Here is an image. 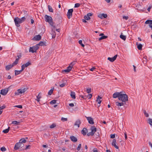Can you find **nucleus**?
<instances>
[{"label": "nucleus", "instance_id": "1", "mask_svg": "<svg viewBox=\"0 0 152 152\" xmlns=\"http://www.w3.org/2000/svg\"><path fill=\"white\" fill-rule=\"evenodd\" d=\"M113 97L114 98H118V99L123 102H125L128 101V96L126 94H123L122 92H116L113 94Z\"/></svg>", "mask_w": 152, "mask_h": 152}, {"label": "nucleus", "instance_id": "2", "mask_svg": "<svg viewBox=\"0 0 152 152\" xmlns=\"http://www.w3.org/2000/svg\"><path fill=\"white\" fill-rule=\"evenodd\" d=\"M45 20L46 22H48L49 24L52 26H53V21L52 18L47 15L45 16Z\"/></svg>", "mask_w": 152, "mask_h": 152}, {"label": "nucleus", "instance_id": "3", "mask_svg": "<svg viewBox=\"0 0 152 152\" xmlns=\"http://www.w3.org/2000/svg\"><path fill=\"white\" fill-rule=\"evenodd\" d=\"M27 88H25L23 89H18L17 90V91L15 92V95H18L20 94H21L25 93L27 90Z\"/></svg>", "mask_w": 152, "mask_h": 152}, {"label": "nucleus", "instance_id": "4", "mask_svg": "<svg viewBox=\"0 0 152 152\" xmlns=\"http://www.w3.org/2000/svg\"><path fill=\"white\" fill-rule=\"evenodd\" d=\"M91 131L87 133V135L89 136H93L95 133L96 132V128L94 126H92L90 128Z\"/></svg>", "mask_w": 152, "mask_h": 152}, {"label": "nucleus", "instance_id": "5", "mask_svg": "<svg viewBox=\"0 0 152 152\" xmlns=\"http://www.w3.org/2000/svg\"><path fill=\"white\" fill-rule=\"evenodd\" d=\"M14 21L15 22V25L17 27H19L20 26V24L22 23L20 18L18 17H16L14 19Z\"/></svg>", "mask_w": 152, "mask_h": 152}, {"label": "nucleus", "instance_id": "6", "mask_svg": "<svg viewBox=\"0 0 152 152\" xmlns=\"http://www.w3.org/2000/svg\"><path fill=\"white\" fill-rule=\"evenodd\" d=\"M39 47L38 46V45H36L35 46L32 47H30L29 49V52H31L33 53L35 52L38 49Z\"/></svg>", "mask_w": 152, "mask_h": 152}, {"label": "nucleus", "instance_id": "7", "mask_svg": "<svg viewBox=\"0 0 152 152\" xmlns=\"http://www.w3.org/2000/svg\"><path fill=\"white\" fill-rule=\"evenodd\" d=\"M73 11V9H71L68 10L67 14V16L68 19L70 18L72 15V12Z\"/></svg>", "mask_w": 152, "mask_h": 152}, {"label": "nucleus", "instance_id": "8", "mask_svg": "<svg viewBox=\"0 0 152 152\" xmlns=\"http://www.w3.org/2000/svg\"><path fill=\"white\" fill-rule=\"evenodd\" d=\"M16 62H13L12 65H7L5 66V69L6 70H9L13 66H15L16 64Z\"/></svg>", "mask_w": 152, "mask_h": 152}, {"label": "nucleus", "instance_id": "9", "mask_svg": "<svg viewBox=\"0 0 152 152\" xmlns=\"http://www.w3.org/2000/svg\"><path fill=\"white\" fill-rule=\"evenodd\" d=\"M8 91V88H6L3 89L1 90L0 94L2 95L5 96L6 95Z\"/></svg>", "mask_w": 152, "mask_h": 152}, {"label": "nucleus", "instance_id": "10", "mask_svg": "<svg viewBox=\"0 0 152 152\" xmlns=\"http://www.w3.org/2000/svg\"><path fill=\"white\" fill-rule=\"evenodd\" d=\"M145 23L146 24H149L148 26L151 28V30H152V20H147L145 21Z\"/></svg>", "mask_w": 152, "mask_h": 152}, {"label": "nucleus", "instance_id": "11", "mask_svg": "<svg viewBox=\"0 0 152 152\" xmlns=\"http://www.w3.org/2000/svg\"><path fill=\"white\" fill-rule=\"evenodd\" d=\"M136 7L137 8V9L138 10H139L140 11H141L142 12H143L145 10V8H143V9H142V6L141 4H137L136 6Z\"/></svg>", "mask_w": 152, "mask_h": 152}, {"label": "nucleus", "instance_id": "12", "mask_svg": "<svg viewBox=\"0 0 152 152\" xmlns=\"http://www.w3.org/2000/svg\"><path fill=\"white\" fill-rule=\"evenodd\" d=\"M124 102H115V104L118 107V109L119 110H121V108L119 107H121V106H123L124 104Z\"/></svg>", "mask_w": 152, "mask_h": 152}, {"label": "nucleus", "instance_id": "13", "mask_svg": "<svg viewBox=\"0 0 152 152\" xmlns=\"http://www.w3.org/2000/svg\"><path fill=\"white\" fill-rule=\"evenodd\" d=\"M86 118L88 121L89 124H94V120L91 117H86Z\"/></svg>", "mask_w": 152, "mask_h": 152}, {"label": "nucleus", "instance_id": "14", "mask_svg": "<svg viewBox=\"0 0 152 152\" xmlns=\"http://www.w3.org/2000/svg\"><path fill=\"white\" fill-rule=\"evenodd\" d=\"M41 39V36L39 34L35 36L33 38V40L36 41H39Z\"/></svg>", "mask_w": 152, "mask_h": 152}, {"label": "nucleus", "instance_id": "15", "mask_svg": "<svg viewBox=\"0 0 152 152\" xmlns=\"http://www.w3.org/2000/svg\"><path fill=\"white\" fill-rule=\"evenodd\" d=\"M117 57V55H115L112 58L108 57L107 59L111 62H113L116 58Z\"/></svg>", "mask_w": 152, "mask_h": 152}, {"label": "nucleus", "instance_id": "16", "mask_svg": "<svg viewBox=\"0 0 152 152\" xmlns=\"http://www.w3.org/2000/svg\"><path fill=\"white\" fill-rule=\"evenodd\" d=\"M81 123L80 120L79 119H78L75 122L74 125L75 126H77L78 127H79Z\"/></svg>", "mask_w": 152, "mask_h": 152}, {"label": "nucleus", "instance_id": "17", "mask_svg": "<svg viewBox=\"0 0 152 152\" xmlns=\"http://www.w3.org/2000/svg\"><path fill=\"white\" fill-rule=\"evenodd\" d=\"M144 27L145 28L144 30L146 32H150L151 31V29H150V27L148 26H146L145 25Z\"/></svg>", "mask_w": 152, "mask_h": 152}, {"label": "nucleus", "instance_id": "18", "mask_svg": "<svg viewBox=\"0 0 152 152\" xmlns=\"http://www.w3.org/2000/svg\"><path fill=\"white\" fill-rule=\"evenodd\" d=\"M20 144H23V143H16L14 147L15 150H17L19 148H20Z\"/></svg>", "mask_w": 152, "mask_h": 152}, {"label": "nucleus", "instance_id": "19", "mask_svg": "<svg viewBox=\"0 0 152 152\" xmlns=\"http://www.w3.org/2000/svg\"><path fill=\"white\" fill-rule=\"evenodd\" d=\"M33 141L31 140H28L27 141L24 138H22L20 139L18 142H32Z\"/></svg>", "mask_w": 152, "mask_h": 152}, {"label": "nucleus", "instance_id": "20", "mask_svg": "<svg viewBox=\"0 0 152 152\" xmlns=\"http://www.w3.org/2000/svg\"><path fill=\"white\" fill-rule=\"evenodd\" d=\"M21 56L22 55L21 53H20V54L19 55L17 56V57H18V58H16L15 61L14 62H16L15 63L16 64H17L18 63L19 59L21 58Z\"/></svg>", "mask_w": 152, "mask_h": 152}, {"label": "nucleus", "instance_id": "21", "mask_svg": "<svg viewBox=\"0 0 152 152\" xmlns=\"http://www.w3.org/2000/svg\"><path fill=\"white\" fill-rule=\"evenodd\" d=\"M98 16L101 19L106 18L107 17V15L106 14H99Z\"/></svg>", "mask_w": 152, "mask_h": 152}, {"label": "nucleus", "instance_id": "22", "mask_svg": "<svg viewBox=\"0 0 152 152\" xmlns=\"http://www.w3.org/2000/svg\"><path fill=\"white\" fill-rule=\"evenodd\" d=\"M70 138L71 140L74 142H77V138L73 136H71Z\"/></svg>", "mask_w": 152, "mask_h": 152}, {"label": "nucleus", "instance_id": "23", "mask_svg": "<svg viewBox=\"0 0 152 152\" xmlns=\"http://www.w3.org/2000/svg\"><path fill=\"white\" fill-rule=\"evenodd\" d=\"M70 96L73 99H75V93L73 91H71V94H70Z\"/></svg>", "mask_w": 152, "mask_h": 152}, {"label": "nucleus", "instance_id": "24", "mask_svg": "<svg viewBox=\"0 0 152 152\" xmlns=\"http://www.w3.org/2000/svg\"><path fill=\"white\" fill-rule=\"evenodd\" d=\"M120 37L121 39L124 41L126 39V36L123 35L122 33H121V34L120 36Z\"/></svg>", "mask_w": 152, "mask_h": 152}, {"label": "nucleus", "instance_id": "25", "mask_svg": "<svg viewBox=\"0 0 152 152\" xmlns=\"http://www.w3.org/2000/svg\"><path fill=\"white\" fill-rule=\"evenodd\" d=\"M22 72V71H21V70H19V71H18L17 70H15V75L16 76V75H17L19 74Z\"/></svg>", "mask_w": 152, "mask_h": 152}, {"label": "nucleus", "instance_id": "26", "mask_svg": "<svg viewBox=\"0 0 152 152\" xmlns=\"http://www.w3.org/2000/svg\"><path fill=\"white\" fill-rule=\"evenodd\" d=\"M41 94V93H39L38 95L37 96V99H36V100H37V102H39L40 101V99L41 98V96H40V94Z\"/></svg>", "mask_w": 152, "mask_h": 152}, {"label": "nucleus", "instance_id": "27", "mask_svg": "<svg viewBox=\"0 0 152 152\" xmlns=\"http://www.w3.org/2000/svg\"><path fill=\"white\" fill-rule=\"evenodd\" d=\"M101 97L99 96H98L97 99L96 100V101L98 102V103L99 104H100L102 102L101 100H100L101 99Z\"/></svg>", "mask_w": 152, "mask_h": 152}, {"label": "nucleus", "instance_id": "28", "mask_svg": "<svg viewBox=\"0 0 152 152\" xmlns=\"http://www.w3.org/2000/svg\"><path fill=\"white\" fill-rule=\"evenodd\" d=\"M137 45V48L139 50H141L142 49V45L141 44H140L138 45L137 43L136 44Z\"/></svg>", "mask_w": 152, "mask_h": 152}, {"label": "nucleus", "instance_id": "29", "mask_svg": "<svg viewBox=\"0 0 152 152\" xmlns=\"http://www.w3.org/2000/svg\"><path fill=\"white\" fill-rule=\"evenodd\" d=\"M86 128H84L81 131V133L83 134V135H86Z\"/></svg>", "mask_w": 152, "mask_h": 152}, {"label": "nucleus", "instance_id": "30", "mask_svg": "<svg viewBox=\"0 0 152 152\" xmlns=\"http://www.w3.org/2000/svg\"><path fill=\"white\" fill-rule=\"evenodd\" d=\"M48 8L49 11L50 12H53V9H52V7H51L50 6L48 5Z\"/></svg>", "mask_w": 152, "mask_h": 152}, {"label": "nucleus", "instance_id": "31", "mask_svg": "<svg viewBox=\"0 0 152 152\" xmlns=\"http://www.w3.org/2000/svg\"><path fill=\"white\" fill-rule=\"evenodd\" d=\"M112 145L114 146L116 149H118V143H112Z\"/></svg>", "mask_w": 152, "mask_h": 152}, {"label": "nucleus", "instance_id": "32", "mask_svg": "<svg viewBox=\"0 0 152 152\" xmlns=\"http://www.w3.org/2000/svg\"><path fill=\"white\" fill-rule=\"evenodd\" d=\"M107 36H104V35L103 36H102V37H100L99 38V40L100 41L103 39H106V38H107Z\"/></svg>", "mask_w": 152, "mask_h": 152}, {"label": "nucleus", "instance_id": "33", "mask_svg": "<svg viewBox=\"0 0 152 152\" xmlns=\"http://www.w3.org/2000/svg\"><path fill=\"white\" fill-rule=\"evenodd\" d=\"M45 45V43L42 41H40L39 43L38 44H37V45H38V46L39 47V46H43Z\"/></svg>", "mask_w": 152, "mask_h": 152}, {"label": "nucleus", "instance_id": "34", "mask_svg": "<svg viewBox=\"0 0 152 152\" xmlns=\"http://www.w3.org/2000/svg\"><path fill=\"white\" fill-rule=\"evenodd\" d=\"M20 123V122H19L16 121H12V124L15 125H18Z\"/></svg>", "mask_w": 152, "mask_h": 152}, {"label": "nucleus", "instance_id": "35", "mask_svg": "<svg viewBox=\"0 0 152 152\" xmlns=\"http://www.w3.org/2000/svg\"><path fill=\"white\" fill-rule=\"evenodd\" d=\"M10 128V127H8V128L7 129H4V130L3 131V132H4V133H7L9 132V131Z\"/></svg>", "mask_w": 152, "mask_h": 152}, {"label": "nucleus", "instance_id": "36", "mask_svg": "<svg viewBox=\"0 0 152 152\" xmlns=\"http://www.w3.org/2000/svg\"><path fill=\"white\" fill-rule=\"evenodd\" d=\"M56 124L55 123H53L51 125H50V127L51 129L53 128L56 127Z\"/></svg>", "mask_w": 152, "mask_h": 152}, {"label": "nucleus", "instance_id": "37", "mask_svg": "<svg viewBox=\"0 0 152 152\" xmlns=\"http://www.w3.org/2000/svg\"><path fill=\"white\" fill-rule=\"evenodd\" d=\"M149 124L152 126V119L149 118L148 119Z\"/></svg>", "mask_w": 152, "mask_h": 152}, {"label": "nucleus", "instance_id": "38", "mask_svg": "<svg viewBox=\"0 0 152 152\" xmlns=\"http://www.w3.org/2000/svg\"><path fill=\"white\" fill-rule=\"evenodd\" d=\"M53 89H51L48 92V95H51L53 92Z\"/></svg>", "mask_w": 152, "mask_h": 152}, {"label": "nucleus", "instance_id": "39", "mask_svg": "<svg viewBox=\"0 0 152 152\" xmlns=\"http://www.w3.org/2000/svg\"><path fill=\"white\" fill-rule=\"evenodd\" d=\"M25 66L27 67L28 66L31 65V63L29 62H28L25 64H24Z\"/></svg>", "mask_w": 152, "mask_h": 152}, {"label": "nucleus", "instance_id": "40", "mask_svg": "<svg viewBox=\"0 0 152 152\" xmlns=\"http://www.w3.org/2000/svg\"><path fill=\"white\" fill-rule=\"evenodd\" d=\"M56 100H53L51 101L50 102V103L51 104H56Z\"/></svg>", "mask_w": 152, "mask_h": 152}, {"label": "nucleus", "instance_id": "41", "mask_svg": "<svg viewBox=\"0 0 152 152\" xmlns=\"http://www.w3.org/2000/svg\"><path fill=\"white\" fill-rule=\"evenodd\" d=\"M84 18L85 19L87 20H88L90 19V17L87 15H85Z\"/></svg>", "mask_w": 152, "mask_h": 152}, {"label": "nucleus", "instance_id": "42", "mask_svg": "<svg viewBox=\"0 0 152 152\" xmlns=\"http://www.w3.org/2000/svg\"><path fill=\"white\" fill-rule=\"evenodd\" d=\"M26 18L25 17H22L21 18H20V20L22 23L23 22L26 20Z\"/></svg>", "mask_w": 152, "mask_h": 152}, {"label": "nucleus", "instance_id": "43", "mask_svg": "<svg viewBox=\"0 0 152 152\" xmlns=\"http://www.w3.org/2000/svg\"><path fill=\"white\" fill-rule=\"evenodd\" d=\"M79 44H80L82 46V47H84V45L82 43V40H79Z\"/></svg>", "mask_w": 152, "mask_h": 152}, {"label": "nucleus", "instance_id": "44", "mask_svg": "<svg viewBox=\"0 0 152 152\" xmlns=\"http://www.w3.org/2000/svg\"><path fill=\"white\" fill-rule=\"evenodd\" d=\"M91 88H89L86 89V91L89 94L91 92Z\"/></svg>", "mask_w": 152, "mask_h": 152}, {"label": "nucleus", "instance_id": "45", "mask_svg": "<svg viewBox=\"0 0 152 152\" xmlns=\"http://www.w3.org/2000/svg\"><path fill=\"white\" fill-rule=\"evenodd\" d=\"M0 150L2 151H5L6 150V149L5 147H3L1 148Z\"/></svg>", "mask_w": 152, "mask_h": 152}, {"label": "nucleus", "instance_id": "46", "mask_svg": "<svg viewBox=\"0 0 152 152\" xmlns=\"http://www.w3.org/2000/svg\"><path fill=\"white\" fill-rule=\"evenodd\" d=\"M61 120L63 121H67V118L64 117H62L61 118Z\"/></svg>", "mask_w": 152, "mask_h": 152}, {"label": "nucleus", "instance_id": "47", "mask_svg": "<svg viewBox=\"0 0 152 152\" xmlns=\"http://www.w3.org/2000/svg\"><path fill=\"white\" fill-rule=\"evenodd\" d=\"M62 72L64 73H67L69 72L68 70V69H67L63 70L62 71Z\"/></svg>", "mask_w": 152, "mask_h": 152}, {"label": "nucleus", "instance_id": "48", "mask_svg": "<svg viewBox=\"0 0 152 152\" xmlns=\"http://www.w3.org/2000/svg\"><path fill=\"white\" fill-rule=\"evenodd\" d=\"M80 4L79 3H76L75 5V7L77 8L78 7H80Z\"/></svg>", "mask_w": 152, "mask_h": 152}, {"label": "nucleus", "instance_id": "49", "mask_svg": "<svg viewBox=\"0 0 152 152\" xmlns=\"http://www.w3.org/2000/svg\"><path fill=\"white\" fill-rule=\"evenodd\" d=\"M81 144H80L78 145L77 147V150L79 151L80 150V148H81Z\"/></svg>", "mask_w": 152, "mask_h": 152}, {"label": "nucleus", "instance_id": "50", "mask_svg": "<svg viewBox=\"0 0 152 152\" xmlns=\"http://www.w3.org/2000/svg\"><path fill=\"white\" fill-rule=\"evenodd\" d=\"M26 67V66H25L24 64L22 65L21 66V71H23Z\"/></svg>", "mask_w": 152, "mask_h": 152}, {"label": "nucleus", "instance_id": "51", "mask_svg": "<svg viewBox=\"0 0 152 152\" xmlns=\"http://www.w3.org/2000/svg\"><path fill=\"white\" fill-rule=\"evenodd\" d=\"M144 113L145 116L146 117H148L149 116V114L146 113V111L145 110Z\"/></svg>", "mask_w": 152, "mask_h": 152}, {"label": "nucleus", "instance_id": "52", "mask_svg": "<svg viewBox=\"0 0 152 152\" xmlns=\"http://www.w3.org/2000/svg\"><path fill=\"white\" fill-rule=\"evenodd\" d=\"M152 5H150V6H149L147 9L148 11V12L150 11L151 9L152 8Z\"/></svg>", "mask_w": 152, "mask_h": 152}, {"label": "nucleus", "instance_id": "53", "mask_svg": "<svg viewBox=\"0 0 152 152\" xmlns=\"http://www.w3.org/2000/svg\"><path fill=\"white\" fill-rule=\"evenodd\" d=\"M123 18L124 19L127 20L129 18V17L128 16H124L123 17Z\"/></svg>", "mask_w": 152, "mask_h": 152}, {"label": "nucleus", "instance_id": "54", "mask_svg": "<svg viewBox=\"0 0 152 152\" xmlns=\"http://www.w3.org/2000/svg\"><path fill=\"white\" fill-rule=\"evenodd\" d=\"M66 85V83H63L59 85V86L61 87H63L65 86Z\"/></svg>", "mask_w": 152, "mask_h": 152}, {"label": "nucleus", "instance_id": "55", "mask_svg": "<svg viewBox=\"0 0 152 152\" xmlns=\"http://www.w3.org/2000/svg\"><path fill=\"white\" fill-rule=\"evenodd\" d=\"M87 95H88V99H90L92 97V95L91 94H89Z\"/></svg>", "mask_w": 152, "mask_h": 152}, {"label": "nucleus", "instance_id": "56", "mask_svg": "<svg viewBox=\"0 0 152 152\" xmlns=\"http://www.w3.org/2000/svg\"><path fill=\"white\" fill-rule=\"evenodd\" d=\"M110 137L111 138L113 139L115 137V134H111L110 135Z\"/></svg>", "mask_w": 152, "mask_h": 152}, {"label": "nucleus", "instance_id": "57", "mask_svg": "<svg viewBox=\"0 0 152 152\" xmlns=\"http://www.w3.org/2000/svg\"><path fill=\"white\" fill-rule=\"evenodd\" d=\"M15 107H17L18 108H22V106L21 105H16L15 106Z\"/></svg>", "mask_w": 152, "mask_h": 152}, {"label": "nucleus", "instance_id": "58", "mask_svg": "<svg viewBox=\"0 0 152 152\" xmlns=\"http://www.w3.org/2000/svg\"><path fill=\"white\" fill-rule=\"evenodd\" d=\"M66 69H68V70L69 72L72 69L71 68V67L70 66H69L67 67Z\"/></svg>", "mask_w": 152, "mask_h": 152}, {"label": "nucleus", "instance_id": "59", "mask_svg": "<svg viewBox=\"0 0 152 152\" xmlns=\"http://www.w3.org/2000/svg\"><path fill=\"white\" fill-rule=\"evenodd\" d=\"M6 107V106L5 105H4L3 106L1 107V110H3Z\"/></svg>", "mask_w": 152, "mask_h": 152}, {"label": "nucleus", "instance_id": "60", "mask_svg": "<svg viewBox=\"0 0 152 152\" xmlns=\"http://www.w3.org/2000/svg\"><path fill=\"white\" fill-rule=\"evenodd\" d=\"M31 146L30 145H26V148H25V149H29L30 148L29 147H30Z\"/></svg>", "mask_w": 152, "mask_h": 152}, {"label": "nucleus", "instance_id": "61", "mask_svg": "<svg viewBox=\"0 0 152 152\" xmlns=\"http://www.w3.org/2000/svg\"><path fill=\"white\" fill-rule=\"evenodd\" d=\"M69 105L70 107H72L74 106V104L73 103H69Z\"/></svg>", "mask_w": 152, "mask_h": 152}, {"label": "nucleus", "instance_id": "62", "mask_svg": "<svg viewBox=\"0 0 152 152\" xmlns=\"http://www.w3.org/2000/svg\"><path fill=\"white\" fill-rule=\"evenodd\" d=\"M20 144V148H22V147H23L24 145L23 144H23Z\"/></svg>", "mask_w": 152, "mask_h": 152}, {"label": "nucleus", "instance_id": "63", "mask_svg": "<svg viewBox=\"0 0 152 152\" xmlns=\"http://www.w3.org/2000/svg\"><path fill=\"white\" fill-rule=\"evenodd\" d=\"M95 68L94 67H92L90 69V70L91 71H94L95 69Z\"/></svg>", "mask_w": 152, "mask_h": 152}, {"label": "nucleus", "instance_id": "64", "mask_svg": "<svg viewBox=\"0 0 152 152\" xmlns=\"http://www.w3.org/2000/svg\"><path fill=\"white\" fill-rule=\"evenodd\" d=\"M93 152H98L97 149L96 148H94L93 150Z\"/></svg>", "mask_w": 152, "mask_h": 152}]
</instances>
